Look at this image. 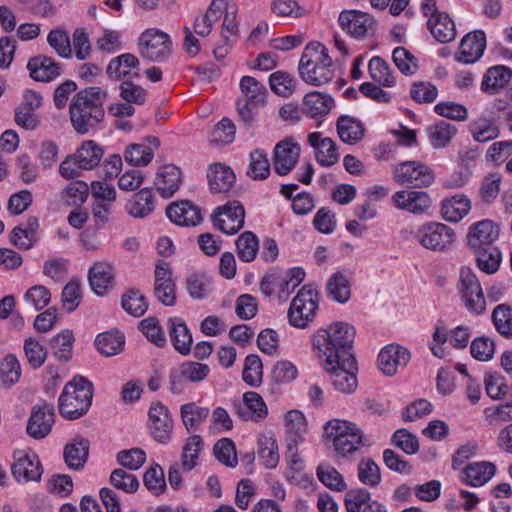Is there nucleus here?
<instances>
[{"label": "nucleus", "instance_id": "1", "mask_svg": "<svg viewBox=\"0 0 512 512\" xmlns=\"http://www.w3.org/2000/svg\"><path fill=\"white\" fill-rule=\"evenodd\" d=\"M106 100L107 92L100 87H88L74 95L69 112L71 124L77 133L85 135L103 121Z\"/></svg>", "mask_w": 512, "mask_h": 512}, {"label": "nucleus", "instance_id": "2", "mask_svg": "<svg viewBox=\"0 0 512 512\" xmlns=\"http://www.w3.org/2000/svg\"><path fill=\"white\" fill-rule=\"evenodd\" d=\"M298 70L302 80L313 86L325 85L331 82L335 76V69L328 49L319 42H311L306 45L299 61Z\"/></svg>", "mask_w": 512, "mask_h": 512}, {"label": "nucleus", "instance_id": "3", "mask_svg": "<svg viewBox=\"0 0 512 512\" xmlns=\"http://www.w3.org/2000/svg\"><path fill=\"white\" fill-rule=\"evenodd\" d=\"M93 383L81 375H75L67 382L58 399L60 415L75 420L85 415L92 404Z\"/></svg>", "mask_w": 512, "mask_h": 512}, {"label": "nucleus", "instance_id": "4", "mask_svg": "<svg viewBox=\"0 0 512 512\" xmlns=\"http://www.w3.org/2000/svg\"><path fill=\"white\" fill-rule=\"evenodd\" d=\"M304 278L305 271L301 267H293L288 270L275 267L262 277L260 291L266 297L276 295L279 301L285 302Z\"/></svg>", "mask_w": 512, "mask_h": 512}, {"label": "nucleus", "instance_id": "5", "mask_svg": "<svg viewBox=\"0 0 512 512\" xmlns=\"http://www.w3.org/2000/svg\"><path fill=\"white\" fill-rule=\"evenodd\" d=\"M356 329L347 322H334L318 329L312 336L313 348L319 352H348L353 349Z\"/></svg>", "mask_w": 512, "mask_h": 512}, {"label": "nucleus", "instance_id": "6", "mask_svg": "<svg viewBox=\"0 0 512 512\" xmlns=\"http://www.w3.org/2000/svg\"><path fill=\"white\" fill-rule=\"evenodd\" d=\"M324 435L331 440L338 456L354 454L363 445V432L353 422L332 419L324 425Z\"/></svg>", "mask_w": 512, "mask_h": 512}, {"label": "nucleus", "instance_id": "7", "mask_svg": "<svg viewBox=\"0 0 512 512\" xmlns=\"http://www.w3.org/2000/svg\"><path fill=\"white\" fill-rule=\"evenodd\" d=\"M323 368L332 375L336 390L351 394L357 388V363L354 354H324Z\"/></svg>", "mask_w": 512, "mask_h": 512}, {"label": "nucleus", "instance_id": "8", "mask_svg": "<svg viewBox=\"0 0 512 512\" xmlns=\"http://www.w3.org/2000/svg\"><path fill=\"white\" fill-rule=\"evenodd\" d=\"M240 89L244 98L238 99L237 111L245 125L251 126L256 118L257 109L266 103L268 91L264 84L251 76H243Z\"/></svg>", "mask_w": 512, "mask_h": 512}, {"label": "nucleus", "instance_id": "9", "mask_svg": "<svg viewBox=\"0 0 512 512\" xmlns=\"http://www.w3.org/2000/svg\"><path fill=\"white\" fill-rule=\"evenodd\" d=\"M319 307V293L312 285H304L292 299L288 309L291 326L306 328L314 319Z\"/></svg>", "mask_w": 512, "mask_h": 512}, {"label": "nucleus", "instance_id": "10", "mask_svg": "<svg viewBox=\"0 0 512 512\" xmlns=\"http://www.w3.org/2000/svg\"><path fill=\"white\" fill-rule=\"evenodd\" d=\"M171 37L158 28L144 30L138 40L140 55L152 62H164L172 54Z\"/></svg>", "mask_w": 512, "mask_h": 512}, {"label": "nucleus", "instance_id": "11", "mask_svg": "<svg viewBox=\"0 0 512 512\" xmlns=\"http://www.w3.org/2000/svg\"><path fill=\"white\" fill-rule=\"evenodd\" d=\"M421 12L427 18V28L440 43H448L456 37V27L451 17L439 11L435 0H423Z\"/></svg>", "mask_w": 512, "mask_h": 512}, {"label": "nucleus", "instance_id": "12", "mask_svg": "<svg viewBox=\"0 0 512 512\" xmlns=\"http://www.w3.org/2000/svg\"><path fill=\"white\" fill-rule=\"evenodd\" d=\"M459 293L466 309L475 315L482 314L486 309V299L476 274L469 267L460 270Z\"/></svg>", "mask_w": 512, "mask_h": 512}, {"label": "nucleus", "instance_id": "13", "mask_svg": "<svg viewBox=\"0 0 512 512\" xmlns=\"http://www.w3.org/2000/svg\"><path fill=\"white\" fill-rule=\"evenodd\" d=\"M415 239L426 249L444 251L455 241V232L443 223L426 222L416 230Z\"/></svg>", "mask_w": 512, "mask_h": 512}, {"label": "nucleus", "instance_id": "14", "mask_svg": "<svg viewBox=\"0 0 512 512\" xmlns=\"http://www.w3.org/2000/svg\"><path fill=\"white\" fill-rule=\"evenodd\" d=\"M395 182L414 188H426L435 180L430 167L420 161H403L393 169Z\"/></svg>", "mask_w": 512, "mask_h": 512}, {"label": "nucleus", "instance_id": "15", "mask_svg": "<svg viewBox=\"0 0 512 512\" xmlns=\"http://www.w3.org/2000/svg\"><path fill=\"white\" fill-rule=\"evenodd\" d=\"M471 332L468 326L459 325L448 330L444 325H436L429 342L431 352L444 350L450 347L455 350H463L468 346Z\"/></svg>", "mask_w": 512, "mask_h": 512}, {"label": "nucleus", "instance_id": "16", "mask_svg": "<svg viewBox=\"0 0 512 512\" xmlns=\"http://www.w3.org/2000/svg\"><path fill=\"white\" fill-rule=\"evenodd\" d=\"M13 459L11 473L18 483L40 481L43 474V467L35 452L16 450L13 453Z\"/></svg>", "mask_w": 512, "mask_h": 512}, {"label": "nucleus", "instance_id": "17", "mask_svg": "<svg viewBox=\"0 0 512 512\" xmlns=\"http://www.w3.org/2000/svg\"><path fill=\"white\" fill-rule=\"evenodd\" d=\"M148 418L152 438L160 444H168L174 426L168 407L159 401L153 402L148 411Z\"/></svg>", "mask_w": 512, "mask_h": 512}, {"label": "nucleus", "instance_id": "18", "mask_svg": "<svg viewBox=\"0 0 512 512\" xmlns=\"http://www.w3.org/2000/svg\"><path fill=\"white\" fill-rule=\"evenodd\" d=\"M245 210L238 201H231L215 209L214 226L228 235L236 234L243 226Z\"/></svg>", "mask_w": 512, "mask_h": 512}, {"label": "nucleus", "instance_id": "19", "mask_svg": "<svg viewBox=\"0 0 512 512\" xmlns=\"http://www.w3.org/2000/svg\"><path fill=\"white\" fill-rule=\"evenodd\" d=\"M54 422V406L50 403L42 402L32 408L26 432L33 439H43L50 434Z\"/></svg>", "mask_w": 512, "mask_h": 512}, {"label": "nucleus", "instance_id": "20", "mask_svg": "<svg viewBox=\"0 0 512 512\" xmlns=\"http://www.w3.org/2000/svg\"><path fill=\"white\" fill-rule=\"evenodd\" d=\"M338 23L347 34L356 39H361L373 34L376 26L373 17L367 13L356 10L341 12Z\"/></svg>", "mask_w": 512, "mask_h": 512}, {"label": "nucleus", "instance_id": "21", "mask_svg": "<svg viewBox=\"0 0 512 512\" xmlns=\"http://www.w3.org/2000/svg\"><path fill=\"white\" fill-rule=\"evenodd\" d=\"M392 202L397 209L414 215L426 213L432 205L430 195L422 190H399L393 194Z\"/></svg>", "mask_w": 512, "mask_h": 512}, {"label": "nucleus", "instance_id": "22", "mask_svg": "<svg viewBox=\"0 0 512 512\" xmlns=\"http://www.w3.org/2000/svg\"><path fill=\"white\" fill-rule=\"evenodd\" d=\"M301 148L293 139H284L278 142L274 148L273 165L275 172L287 175L296 165L300 157Z\"/></svg>", "mask_w": 512, "mask_h": 512}, {"label": "nucleus", "instance_id": "23", "mask_svg": "<svg viewBox=\"0 0 512 512\" xmlns=\"http://www.w3.org/2000/svg\"><path fill=\"white\" fill-rule=\"evenodd\" d=\"M166 215L176 225L195 227L202 223L201 209L189 200H181L169 204Z\"/></svg>", "mask_w": 512, "mask_h": 512}, {"label": "nucleus", "instance_id": "24", "mask_svg": "<svg viewBox=\"0 0 512 512\" xmlns=\"http://www.w3.org/2000/svg\"><path fill=\"white\" fill-rule=\"evenodd\" d=\"M500 235V226L492 220L484 219L469 228L468 245L473 249L491 246Z\"/></svg>", "mask_w": 512, "mask_h": 512}, {"label": "nucleus", "instance_id": "25", "mask_svg": "<svg viewBox=\"0 0 512 512\" xmlns=\"http://www.w3.org/2000/svg\"><path fill=\"white\" fill-rule=\"evenodd\" d=\"M485 48V33L481 30L470 32L461 40L459 53L455 56V59L464 64H473L480 59Z\"/></svg>", "mask_w": 512, "mask_h": 512}, {"label": "nucleus", "instance_id": "26", "mask_svg": "<svg viewBox=\"0 0 512 512\" xmlns=\"http://www.w3.org/2000/svg\"><path fill=\"white\" fill-rule=\"evenodd\" d=\"M154 294L165 306H173L176 303L175 284L172 280V272L167 263L156 265Z\"/></svg>", "mask_w": 512, "mask_h": 512}, {"label": "nucleus", "instance_id": "27", "mask_svg": "<svg viewBox=\"0 0 512 512\" xmlns=\"http://www.w3.org/2000/svg\"><path fill=\"white\" fill-rule=\"evenodd\" d=\"M344 504L347 512H387L386 506L372 500L371 493L363 488L348 491Z\"/></svg>", "mask_w": 512, "mask_h": 512}, {"label": "nucleus", "instance_id": "28", "mask_svg": "<svg viewBox=\"0 0 512 512\" xmlns=\"http://www.w3.org/2000/svg\"><path fill=\"white\" fill-rule=\"evenodd\" d=\"M114 266L106 261L96 262L88 271L91 289L97 295H104L114 285Z\"/></svg>", "mask_w": 512, "mask_h": 512}, {"label": "nucleus", "instance_id": "29", "mask_svg": "<svg viewBox=\"0 0 512 512\" xmlns=\"http://www.w3.org/2000/svg\"><path fill=\"white\" fill-rule=\"evenodd\" d=\"M334 106V99L323 92L312 91L302 100L301 111L312 119H321L329 114Z\"/></svg>", "mask_w": 512, "mask_h": 512}, {"label": "nucleus", "instance_id": "30", "mask_svg": "<svg viewBox=\"0 0 512 512\" xmlns=\"http://www.w3.org/2000/svg\"><path fill=\"white\" fill-rule=\"evenodd\" d=\"M181 182L180 169L173 164H166L158 169L154 184L162 197L169 198L179 189Z\"/></svg>", "mask_w": 512, "mask_h": 512}, {"label": "nucleus", "instance_id": "31", "mask_svg": "<svg viewBox=\"0 0 512 512\" xmlns=\"http://www.w3.org/2000/svg\"><path fill=\"white\" fill-rule=\"evenodd\" d=\"M237 414L244 421L259 422L268 415V408L262 396L254 391L243 394V407L237 409Z\"/></svg>", "mask_w": 512, "mask_h": 512}, {"label": "nucleus", "instance_id": "32", "mask_svg": "<svg viewBox=\"0 0 512 512\" xmlns=\"http://www.w3.org/2000/svg\"><path fill=\"white\" fill-rule=\"evenodd\" d=\"M496 473L492 462L478 461L468 464L462 471L461 480L466 485L480 487L486 484Z\"/></svg>", "mask_w": 512, "mask_h": 512}, {"label": "nucleus", "instance_id": "33", "mask_svg": "<svg viewBox=\"0 0 512 512\" xmlns=\"http://www.w3.org/2000/svg\"><path fill=\"white\" fill-rule=\"evenodd\" d=\"M27 68L30 76L41 82L52 81L61 74L58 63L53 58L44 55L31 58L27 63Z\"/></svg>", "mask_w": 512, "mask_h": 512}, {"label": "nucleus", "instance_id": "34", "mask_svg": "<svg viewBox=\"0 0 512 512\" xmlns=\"http://www.w3.org/2000/svg\"><path fill=\"white\" fill-rule=\"evenodd\" d=\"M308 142L316 150V160L321 166H331L338 161L336 144L331 138L314 132L308 135Z\"/></svg>", "mask_w": 512, "mask_h": 512}, {"label": "nucleus", "instance_id": "35", "mask_svg": "<svg viewBox=\"0 0 512 512\" xmlns=\"http://www.w3.org/2000/svg\"><path fill=\"white\" fill-rule=\"evenodd\" d=\"M472 138L479 143L496 139L500 135L498 119L494 116H480L469 124Z\"/></svg>", "mask_w": 512, "mask_h": 512}, {"label": "nucleus", "instance_id": "36", "mask_svg": "<svg viewBox=\"0 0 512 512\" xmlns=\"http://www.w3.org/2000/svg\"><path fill=\"white\" fill-rule=\"evenodd\" d=\"M512 78V70L504 65H496L487 69L482 82L481 90L490 95L497 94Z\"/></svg>", "mask_w": 512, "mask_h": 512}, {"label": "nucleus", "instance_id": "37", "mask_svg": "<svg viewBox=\"0 0 512 512\" xmlns=\"http://www.w3.org/2000/svg\"><path fill=\"white\" fill-rule=\"evenodd\" d=\"M63 456L70 469L81 470L88 460L89 441L82 437L74 438L64 447Z\"/></svg>", "mask_w": 512, "mask_h": 512}, {"label": "nucleus", "instance_id": "38", "mask_svg": "<svg viewBox=\"0 0 512 512\" xmlns=\"http://www.w3.org/2000/svg\"><path fill=\"white\" fill-rule=\"evenodd\" d=\"M139 60L131 53H124L113 58L107 66V74L112 79L126 76H138Z\"/></svg>", "mask_w": 512, "mask_h": 512}, {"label": "nucleus", "instance_id": "39", "mask_svg": "<svg viewBox=\"0 0 512 512\" xmlns=\"http://www.w3.org/2000/svg\"><path fill=\"white\" fill-rule=\"evenodd\" d=\"M326 289L330 299L345 304L351 297V279L345 272L337 271L328 279Z\"/></svg>", "mask_w": 512, "mask_h": 512}, {"label": "nucleus", "instance_id": "40", "mask_svg": "<svg viewBox=\"0 0 512 512\" xmlns=\"http://www.w3.org/2000/svg\"><path fill=\"white\" fill-rule=\"evenodd\" d=\"M39 227L36 217L30 216L25 223L13 228L10 234V242L19 249H30L35 241V234Z\"/></svg>", "mask_w": 512, "mask_h": 512}, {"label": "nucleus", "instance_id": "41", "mask_svg": "<svg viewBox=\"0 0 512 512\" xmlns=\"http://www.w3.org/2000/svg\"><path fill=\"white\" fill-rule=\"evenodd\" d=\"M154 208V196L150 188L139 190L126 204V211L134 218H144L151 214Z\"/></svg>", "mask_w": 512, "mask_h": 512}, {"label": "nucleus", "instance_id": "42", "mask_svg": "<svg viewBox=\"0 0 512 512\" xmlns=\"http://www.w3.org/2000/svg\"><path fill=\"white\" fill-rule=\"evenodd\" d=\"M207 177L210 189L217 193L229 191L235 182L233 170L220 163L210 166Z\"/></svg>", "mask_w": 512, "mask_h": 512}, {"label": "nucleus", "instance_id": "43", "mask_svg": "<svg viewBox=\"0 0 512 512\" xmlns=\"http://www.w3.org/2000/svg\"><path fill=\"white\" fill-rule=\"evenodd\" d=\"M339 138L347 144L353 145L364 136V126L360 120L349 115H341L336 123Z\"/></svg>", "mask_w": 512, "mask_h": 512}, {"label": "nucleus", "instance_id": "44", "mask_svg": "<svg viewBox=\"0 0 512 512\" xmlns=\"http://www.w3.org/2000/svg\"><path fill=\"white\" fill-rule=\"evenodd\" d=\"M471 209L470 200L464 195L446 198L441 204V216L449 222H459Z\"/></svg>", "mask_w": 512, "mask_h": 512}, {"label": "nucleus", "instance_id": "45", "mask_svg": "<svg viewBox=\"0 0 512 512\" xmlns=\"http://www.w3.org/2000/svg\"><path fill=\"white\" fill-rule=\"evenodd\" d=\"M210 413L209 408L198 406L195 402L181 405L180 416L188 432L198 431Z\"/></svg>", "mask_w": 512, "mask_h": 512}, {"label": "nucleus", "instance_id": "46", "mask_svg": "<svg viewBox=\"0 0 512 512\" xmlns=\"http://www.w3.org/2000/svg\"><path fill=\"white\" fill-rule=\"evenodd\" d=\"M168 325L170 339L174 348L178 352H190L192 335L186 324L180 318H170Z\"/></svg>", "mask_w": 512, "mask_h": 512}, {"label": "nucleus", "instance_id": "47", "mask_svg": "<svg viewBox=\"0 0 512 512\" xmlns=\"http://www.w3.org/2000/svg\"><path fill=\"white\" fill-rule=\"evenodd\" d=\"M478 268L486 274H494L498 271L502 261V253L497 247L487 246L473 250Z\"/></svg>", "mask_w": 512, "mask_h": 512}, {"label": "nucleus", "instance_id": "48", "mask_svg": "<svg viewBox=\"0 0 512 512\" xmlns=\"http://www.w3.org/2000/svg\"><path fill=\"white\" fill-rule=\"evenodd\" d=\"M457 129L454 125L446 122L439 121L427 128V134L430 144L435 149L446 147L451 139L456 135Z\"/></svg>", "mask_w": 512, "mask_h": 512}, {"label": "nucleus", "instance_id": "49", "mask_svg": "<svg viewBox=\"0 0 512 512\" xmlns=\"http://www.w3.org/2000/svg\"><path fill=\"white\" fill-rule=\"evenodd\" d=\"M82 169L90 170L96 167L102 156L103 150L92 140H87L74 153Z\"/></svg>", "mask_w": 512, "mask_h": 512}, {"label": "nucleus", "instance_id": "50", "mask_svg": "<svg viewBox=\"0 0 512 512\" xmlns=\"http://www.w3.org/2000/svg\"><path fill=\"white\" fill-rule=\"evenodd\" d=\"M258 455L266 468L273 469L278 465L280 456L273 435H261L258 438Z\"/></svg>", "mask_w": 512, "mask_h": 512}, {"label": "nucleus", "instance_id": "51", "mask_svg": "<svg viewBox=\"0 0 512 512\" xmlns=\"http://www.w3.org/2000/svg\"><path fill=\"white\" fill-rule=\"evenodd\" d=\"M94 345L98 352H121L125 346V335L117 329L99 333Z\"/></svg>", "mask_w": 512, "mask_h": 512}, {"label": "nucleus", "instance_id": "52", "mask_svg": "<svg viewBox=\"0 0 512 512\" xmlns=\"http://www.w3.org/2000/svg\"><path fill=\"white\" fill-rule=\"evenodd\" d=\"M247 175L254 180H264L270 174V162L261 149L253 150L249 155Z\"/></svg>", "mask_w": 512, "mask_h": 512}, {"label": "nucleus", "instance_id": "53", "mask_svg": "<svg viewBox=\"0 0 512 512\" xmlns=\"http://www.w3.org/2000/svg\"><path fill=\"white\" fill-rule=\"evenodd\" d=\"M370 77L382 86L392 87L395 84V78L391 74L390 67L386 61L379 56L371 58L368 64Z\"/></svg>", "mask_w": 512, "mask_h": 512}, {"label": "nucleus", "instance_id": "54", "mask_svg": "<svg viewBox=\"0 0 512 512\" xmlns=\"http://www.w3.org/2000/svg\"><path fill=\"white\" fill-rule=\"evenodd\" d=\"M263 364L258 354H248L242 372L243 381L252 387H258L262 383Z\"/></svg>", "mask_w": 512, "mask_h": 512}, {"label": "nucleus", "instance_id": "55", "mask_svg": "<svg viewBox=\"0 0 512 512\" xmlns=\"http://www.w3.org/2000/svg\"><path fill=\"white\" fill-rule=\"evenodd\" d=\"M153 156L154 152L150 146L137 143L128 145L124 153L125 161L134 167L147 166Z\"/></svg>", "mask_w": 512, "mask_h": 512}, {"label": "nucleus", "instance_id": "56", "mask_svg": "<svg viewBox=\"0 0 512 512\" xmlns=\"http://www.w3.org/2000/svg\"><path fill=\"white\" fill-rule=\"evenodd\" d=\"M236 247L239 259L243 262H251L259 250V241L255 234L246 231L236 240Z\"/></svg>", "mask_w": 512, "mask_h": 512}, {"label": "nucleus", "instance_id": "57", "mask_svg": "<svg viewBox=\"0 0 512 512\" xmlns=\"http://www.w3.org/2000/svg\"><path fill=\"white\" fill-rule=\"evenodd\" d=\"M203 446V440L199 435L190 436L182 450L181 466L183 470L190 471L197 465L199 452Z\"/></svg>", "mask_w": 512, "mask_h": 512}, {"label": "nucleus", "instance_id": "58", "mask_svg": "<svg viewBox=\"0 0 512 512\" xmlns=\"http://www.w3.org/2000/svg\"><path fill=\"white\" fill-rule=\"evenodd\" d=\"M411 354H378L377 366L386 376H393L397 373L399 367H405Z\"/></svg>", "mask_w": 512, "mask_h": 512}, {"label": "nucleus", "instance_id": "59", "mask_svg": "<svg viewBox=\"0 0 512 512\" xmlns=\"http://www.w3.org/2000/svg\"><path fill=\"white\" fill-rule=\"evenodd\" d=\"M492 321L502 336L512 338V308L510 306L497 305L492 312Z\"/></svg>", "mask_w": 512, "mask_h": 512}, {"label": "nucleus", "instance_id": "60", "mask_svg": "<svg viewBox=\"0 0 512 512\" xmlns=\"http://www.w3.org/2000/svg\"><path fill=\"white\" fill-rule=\"evenodd\" d=\"M269 84L277 95L289 97L295 91L296 80L287 72L276 71L270 75Z\"/></svg>", "mask_w": 512, "mask_h": 512}, {"label": "nucleus", "instance_id": "61", "mask_svg": "<svg viewBox=\"0 0 512 512\" xmlns=\"http://www.w3.org/2000/svg\"><path fill=\"white\" fill-rule=\"evenodd\" d=\"M21 376V367L14 354H7L0 361V378L5 386L18 382Z\"/></svg>", "mask_w": 512, "mask_h": 512}, {"label": "nucleus", "instance_id": "62", "mask_svg": "<svg viewBox=\"0 0 512 512\" xmlns=\"http://www.w3.org/2000/svg\"><path fill=\"white\" fill-rule=\"evenodd\" d=\"M221 16L220 6L213 1L206 13L198 16L194 22V31L200 36H207L212 30V26Z\"/></svg>", "mask_w": 512, "mask_h": 512}, {"label": "nucleus", "instance_id": "63", "mask_svg": "<svg viewBox=\"0 0 512 512\" xmlns=\"http://www.w3.org/2000/svg\"><path fill=\"white\" fill-rule=\"evenodd\" d=\"M122 307L129 314L139 317L146 312L148 304L140 291L132 289L122 296Z\"/></svg>", "mask_w": 512, "mask_h": 512}, {"label": "nucleus", "instance_id": "64", "mask_svg": "<svg viewBox=\"0 0 512 512\" xmlns=\"http://www.w3.org/2000/svg\"><path fill=\"white\" fill-rule=\"evenodd\" d=\"M214 455L219 462L227 467L237 465V453L234 442L229 438H222L216 442L213 448Z\"/></svg>", "mask_w": 512, "mask_h": 512}]
</instances>
